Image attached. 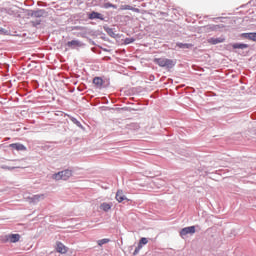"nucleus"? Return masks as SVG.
Returning a JSON list of instances; mask_svg holds the SVG:
<instances>
[{
  "label": "nucleus",
  "instance_id": "c85d7f7f",
  "mask_svg": "<svg viewBox=\"0 0 256 256\" xmlns=\"http://www.w3.org/2000/svg\"><path fill=\"white\" fill-rule=\"evenodd\" d=\"M5 33V29L0 28V34Z\"/></svg>",
  "mask_w": 256,
  "mask_h": 256
},
{
  "label": "nucleus",
  "instance_id": "412c9836",
  "mask_svg": "<svg viewBox=\"0 0 256 256\" xmlns=\"http://www.w3.org/2000/svg\"><path fill=\"white\" fill-rule=\"evenodd\" d=\"M72 123H74V125H77V127H83L81 125V122H79V120H77L76 118H71Z\"/></svg>",
  "mask_w": 256,
  "mask_h": 256
},
{
  "label": "nucleus",
  "instance_id": "f3484780",
  "mask_svg": "<svg viewBox=\"0 0 256 256\" xmlns=\"http://www.w3.org/2000/svg\"><path fill=\"white\" fill-rule=\"evenodd\" d=\"M93 83H94V85H96V87H102L103 86V79H101L99 77H95L93 79Z\"/></svg>",
  "mask_w": 256,
  "mask_h": 256
},
{
  "label": "nucleus",
  "instance_id": "dca6fc26",
  "mask_svg": "<svg viewBox=\"0 0 256 256\" xmlns=\"http://www.w3.org/2000/svg\"><path fill=\"white\" fill-rule=\"evenodd\" d=\"M176 45L179 47V49H191V47H193L192 44L188 43H177Z\"/></svg>",
  "mask_w": 256,
  "mask_h": 256
},
{
  "label": "nucleus",
  "instance_id": "b1692460",
  "mask_svg": "<svg viewBox=\"0 0 256 256\" xmlns=\"http://www.w3.org/2000/svg\"><path fill=\"white\" fill-rule=\"evenodd\" d=\"M2 169H9V170H13V169H15V167L2 166Z\"/></svg>",
  "mask_w": 256,
  "mask_h": 256
},
{
  "label": "nucleus",
  "instance_id": "aec40b11",
  "mask_svg": "<svg viewBox=\"0 0 256 256\" xmlns=\"http://www.w3.org/2000/svg\"><path fill=\"white\" fill-rule=\"evenodd\" d=\"M109 243V239L107 238H104V239H101V240H98V245L101 247L102 245H105Z\"/></svg>",
  "mask_w": 256,
  "mask_h": 256
},
{
  "label": "nucleus",
  "instance_id": "f8f14e48",
  "mask_svg": "<svg viewBox=\"0 0 256 256\" xmlns=\"http://www.w3.org/2000/svg\"><path fill=\"white\" fill-rule=\"evenodd\" d=\"M224 42H225V39L223 37L208 39V43H210L211 45H219V43H224Z\"/></svg>",
  "mask_w": 256,
  "mask_h": 256
},
{
  "label": "nucleus",
  "instance_id": "4be33fe9",
  "mask_svg": "<svg viewBox=\"0 0 256 256\" xmlns=\"http://www.w3.org/2000/svg\"><path fill=\"white\" fill-rule=\"evenodd\" d=\"M147 243H149V240H147L145 237L141 238L139 241L140 245H147Z\"/></svg>",
  "mask_w": 256,
  "mask_h": 256
},
{
  "label": "nucleus",
  "instance_id": "0eeeda50",
  "mask_svg": "<svg viewBox=\"0 0 256 256\" xmlns=\"http://www.w3.org/2000/svg\"><path fill=\"white\" fill-rule=\"evenodd\" d=\"M67 47H70V49H77V47H83V43L79 40H72L67 42Z\"/></svg>",
  "mask_w": 256,
  "mask_h": 256
},
{
  "label": "nucleus",
  "instance_id": "cd10ccee",
  "mask_svg": "<svg viewBox=\"0 0 256 256\" xmlns=\"http://www.w3.org/2000/svg\"><path fill=\"white\" fill-rule=\"evenodd\" d=\"M215 26H206V29H214Z\"/></svg>",
  "mask_w": 256,
  "mask_h": 256
},
{
  "label": "nucleus",
  "instance_id": "a878e982",
  "mask_svg": "<svg viewBox=\"0 0 256 256\" xmlns=\"http://www.w3.org/2000/svg\"><path fill=\"white\" fill-rule=\"evenodd\" d=\"M137 249H139L140 251H141V249H143V245L142 244H140V242H139V244H138V246L136 247Z\"/></svg>",
  "mask_w": 256,
  "mask_h": 256
},
{
  "label": "nucleus",
  "instance_id": "bb28decb",
  "mask_svg": "<svg viewBox=\"0 0 256 256\" xmlns=\"http://www.w3.org/2000/svg\"><path fill=\"white\" fill-rule=\"evenodd\" d=\"M133 41H134L133 39H126L125 42H126V43H133Z\"/></svg>",
  "mask_w": 256,
  "mask_h": 256
},
{
  "label": "nucleus",
  "instance_id": "f257e3e1",
  "mask_svg": "<svg viewBox=\"0 0 256 256\" xmlns=\"http://www.w3.org/2000/svg\"><path fill=\"white\" fill-rule=\"evenodd\" d=\"M153 62L164 69H173V66L175 65V61L169 58H155Z\"/></svg>",
  "mask_w": 256,
  "mask_h": 256
},
{
  "label": "nucleus",
  "instance_id": "393cba45",
  "mask_svg": "<svg viewBox=\"0 0 256 256\" xmlns=\"http://www.w3.org/2000/svg\"><path fill=\"white\" fill-rule=\"evenodd\" d=\"M137 249H139L140 251H141V249H143V245L142 244H140V242H139V244H138V246L136 247Z\"/></svg>",
  "mask_w": 256,
  "mask_h": 256
},
{
  "label": "nucleus",
  "instance_id": "423d86ee",
  "mask_svg": "<svg viewBox=\"0 0 256 256\" xmlns=\"http://www.w3.org/2000/svg\"><path fill=\"white\" fill-rule=\"evenodd\" d=\"M88 19H90V20L100 19V21H105V17H103V14H101L99 12H95V11L88 14Z\"/></svg>",
  "mask_w": 256,
  "mask_h": 256
},
{
  "label": "nucleus",
  "instance_id": "39448f33",
  "mask_svg": "<svg viewBox=\"0 0 256 256\" xmlns=\"http://www.w3.org/2000/svg\"><path fill=\"white\" fill-rule=\"evenodd\" d=\"M30 203H39V201H43L45 199V194H37L31 197H28Z\"/></svg>",
  "mask_w": 256,
  "mask_h": 256
},
{
  "label": "nucleus",
  "instance_id": "5701e85b",
  "mask_svg": "<svg viewBox=\"0 0 256 256\" xmlns=\"http://www.w3.org/2000/svg\"><path fill=\"white\" fill-rule=\"evenodd\" d=\"M139 251H141V250L136 247V249H135L134 252H133V255H138V254H139Z\"/></svg>",
  "mask_w": 256,
  "mask_h": 256
},
{
  "label": "nucleus",
  "instance_id": "6e6552de",
  "mask_svg": "<svg viewBox=\"0 0 256 256\" xmlns=\"http://www.w3.org/2000/svg\"><path fill=\"white\" fill-rule=\"evenodd\" d=\"M19 239H21V235L19 234H9L6 236V241H9L10 243H17L19 242Z\"/></svg>",
  "mask_w": 256,
  "mask_h": 256
},
{
  "label": "nucleus",
  "instance_id": "7c9ffc66",
  "mask_svg": "<svg viewBox=\"0 0 256 256\" xmlns=\"http://www.w3.org/2000/svg\"><path fill=\"white\" fill-rule=\"evenodd\" d=\"M40 24H41V22H40V21H38V22H37V25H40Z\"/></svg>",
  "mask_w": 256,
  "mask_h": 256
},
{
  "label": "nucleus",
  "instance_id": "6ab92c4d",
  "mask_svg": "<svg viewBox=\"0 0 256 256\" xmlns=\"http://www.w3.org/2000/svg\"><path fill=\"white\" fill-rule=\"evenodd\" d=\"M110 7H112V9H117V6L111 3H105L104 4V9H110Z\"/></svg>",
  "mask_w": 256,
  "mask_h": 256
},
{
  "label": "nucleus",
  "instance_id": "20e7f679",
  "mask_svg": "<svg viewBox=\"0 0 256 256\" xmlns=\"http://www.w3.org/2000/svg\"><path fill=\"white\" fill-rule=\"evenodd\" d=\"M30 17H35L36 19L47 17V12L43 9L34 10L30 13Z\"/></svg>",
  "mask_w": 256,
  "mask_h": 256
},
{
  "label": "nucleus",
  "instance_id": "c756f323",
  "mask_svg": "<svg viewBox=\"0 0 256 256\" xmlns=\"http://www.w3.org/2000/svg\"><path fill=\"white\" fill-rule=\"evenodd\" d=\"M158 185H163V181H160V183H158Z\"/></svg>",
  "mask_w": 256,
  "mask_h": 256
},
{
  "label": "nucleus",
  "instance_id": "1a4fd4ad",
  "mask_svg": "<svg viewBox=\"0 0 256 256\" xmlns=\"http://www.w3.org/2000/svg\"><path fill=\"white\" fill-rule=\"evenodd\" d=\"M56 251H57L58 253H61V254L63 255V254H65V253H67L68 248H67V246H65L63 243H61V242H56Z\"/></svg>",
  "mask_w": 256,
  "mask_h": 256
},
{
  "label": "nucleus",
  "instance_id": "2eb2a0df",
  "mask_svg": "<svg viewBox=\"0 0 256 256\" xmlns=\"http://www.w3.org/2000/svg\"><path fill=\"white\" fill-rule=\"evenodd\" d=\"M232 47L233 49H247L249 45L243 43H234Z\"/></svg>",
  "mask_w": 256,
  "mask_h": 256
},
{
  "label": "nucleus",
  "instance_id": "9d476101",
  "mask_svg": "<svg viewBox=\"0 0 256 256\" xmlns=\"http://www.w3.org/2000/svg\"><path fill=\"white\" fill-rule=\"evenodd\" d=\"M10 147H11V149H15L16 151H27V147H25V145L19 144V143L10 144Z\"/></svg>",
  "mask_w": 256,
  "mask_h": 256
},
{
  "label": "nucleus",
  "instance_id": "ddd939ff",
  "mask_svg": "<svg viewBox=\"0 0 256 256\" xmlns=\"http://www.w3.org/2000/svg\"><path fill=\"white\" fill-rule=\"evenodd\" d=\"M120 9H121L122 11H134V13H139V9H138V8H133V7H131L130 5H122V6L120 7Z\"/></svg>",
  "mask_w": 256,
  "mask_h": 256
},
{
  "label": "nucleus",
  "instance_id": "9b49d317",
  "mask_svg": "<svg viewBox=\"0 0 256 256\" xmlns=\"http://www.w3.org/2000/svg\"><path fill=\"white\" fill-rule=\"evenodd\" d=\"M116 200L118 201V203H123V201H127V197L123 194V190L117 191Z\"/></svg>",
  "mask_w": 256,
  "mask_h": 256
},
{
  "label": "nucleus",
  "instance_id": "f03ea898",
  "mask_svg": "<svg viewBox=\"0 0 256 256\" xmlns=\"http://www.w3.org/2000/svg\"><path fill=\"white\" fill-rule=\"evenodd\" d=\"M72 175L73 172L71 170H64L54 174L52 176V179H54L55 181H61V179L63 181H67V179H69Z\"/></svg>",
  "mask_w": 256,
  "mask_h": 256
},
{
  "label": "nucleus",
  "instance_id": "7ed1b4c3",
  "mask_svg": "<svg viewBox=\"0 0 256 256\" xmlns=\"http://www.w3.org/2000/svg\"><path fill=\"white\" fill-rule=\"evenodd\" d=\"M195 226L185 227L180 231V237H186V235H194Z\"/></svg>",
  "mask_w": 256,
  "mask_h": 256
},
{
  "label": "nucleus",
  "instance_id": "a211bd4d",
  "mask_svg": "<svg viewBox=\"0 0 256 256\" xmlns=\"http://www.w3.org/2000/svg\"><path fill=\"white\" fill-rule=\"evenodd\" d=\"M104 31L110 36V37H116L117 34L113 31L112 28L104 27Z\"/></svg>",
  "mask_w": 256,
  "mask_h": 256
},
{
  "label": "nucleus",
  "instance_id": "4468645a",
  "mask_svg": "<svg viewBox=\"0 0 256 256\" xmlns=\"http://www.w3.org/2000/svg\"><path fill=\"white\" fill-rule=\"evenodd\" d=\"M113 207V204H109L107 202H104L100 205V209L102 211H105V213H107V211H110V209Z\"/></svg>",
  "mask_w": 256,
  "mask_h": 256
}]
</instances>
